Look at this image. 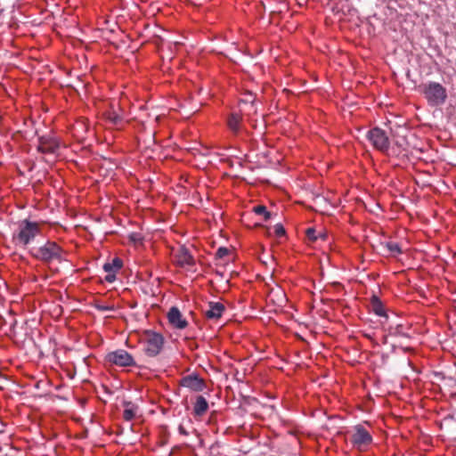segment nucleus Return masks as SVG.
Wrapping results in <instances>:
<instances>
[{
	"label": "nucleus",
	"instance_id": "1",
	"mask_svg": "<svg viewBox=\"0 0 456 456\" xmlns=\"http://www.w3.org/2000/svg\"><path fill=\"white\" fill-rule=\"evenodd\" d=\"M28 252L34 259L45 265H51L53 262L61 263L65 260L62 248L51 240L37 241L28 248Z\"/></svg>",
	"mask_w": 456,
	"mask_h": 456
},
{
	"label": "nucleus",
	"instance_id": "2",
	"mask_svg": "<svg viewBox=\"0 0 456 456\" xmlns=\"http://www.w3.org/2000/svg\"><path fill=\"white\" fill-rule=\"evenodd\" d=\"M41 234L39 224L23 219L19 222L17 231L12 235V240L16 245L28 250V248L35 244V239Z\"/></svg>",
	"mask_w": 456,
	"mask_h": 456
},
{
	"label": "nucleus",
	"instance_id": "3",
	"mask_svg": "<svg viewBox=\"0 0 456 456\" xmlns=\"http://www.w3.org/2000/svg\"><path fill=\"white\" fill-rule=\"evenodd\" d=\"M419 92L423 94L428 105L432 108L444 105L448 97L446 88L435 81H428L420 85Z\"/></svg>",
	"mask_w": 456,
	"mask_h": 456
},
{
	"label": "nucleus",
	"instance_id": "4",
	"mask_svg": "<svg viewBox=\"0 0 456 456\" xmlns=\"http://www.w3.org/2000/svg\"><path fill=\"white\" fill-rule=\"evenodd\" d=\"M368 140L375 149L381 152H387L390 147V141L387 133L379 127H374L367 133Z\"/></svg>",
	"mask_w": 456,
	"mask_h": 456
},
{
	"label": "nucleus",
	"instance_id": "5",
	"mask_svg": "<svg viewBox=\"0 0 456 456\" xmlns=\"http://www.w3.org/2000/svg\"><path fill=\"white\" fill-rule=\"evenodd\" d=\"M105 360L110 364L119 367L134 366L135 362L133 356L124 349H118L106 354Z\"/></svg>",
	"mask_w": 456,
	"mask_h": 456
},
{
	"label": "nucleus",
	"instance_id": "6",
	"mask_svg": "<svg viewBox=\"0 0 456 456\" xmlns=\"http://www.w3.org/2000/svg\"><path fill=\"white\" fill-rule=\"evenodd\" d=\"M164 344V338L159 333L148 332L145 338L144 351L148 356L154 357L158 355Z\"/></svg>",
	"mask_w": 456,
	"mask_h": 456
},
{
	"label": "nucleus",
	"instance_id": "7",
	"mask_svg": "<svg viewBox=\"0 0 456 456\" xmlns=\"http://www.w3.org/2000/svg\"><path fill=\"white\" fill-rule=\"evenodd\" d=\"M350 440L354 447L362 450L372 443V436L363 426L356 425Z\"/></svg>",
	"mask_w": 456,
	"mask_h": 456
},
{
	"label": "nucleus",
	"instance_id": "8",
	"mask_svg": "<svg viewBox=\"0 0 456 456\" xmlns=\"http://www.w3.org/2000/svg\"><path fill=\"white\" fill-rule=\"evenodd\" d=\"M180 385L195 392L203 391L205 388L204 380L195 373L183 377L180 380Z\"/></svg>",
	"mask_w": 456,
	"mask_h": 456
},
{
	"label": "nucleus",
	"instance_id": "9",
	"mask_svg": "<svg viewBox=\"0 0 456 456\" xmlns=\"http://www.w3.org/2000/svg\"><path fill=\"white\" fill-rule=\"evenodd\" d=\"M167 320L172 327L183 330L188 326V322L176 306H172L167 313Z\"/></svg>",
	"mask_w": 456,
	"mask_h": 456
},
{
	"label": "nucleus",
	"instance_id": "10",
	"mask_svg": "<svg viewBox=\"0 0 456 456\" xmlns=\"http://www.w3.org/2000/svg\"><path fill=\"white\" fill-rule=\"evenodd\" d=\"M38 140L39 144L37 149L42 153H55L59 149V142L52 136H40Z\"/></svg>",
	"mask_w": 456,
	"mask_h": 456
},
{
	"label": "nucleus",
	"instance_id": "11",
	"mask_svg": "<svg viewBox=\"0 0 456 456\" xmlns=\"http://www.w3.org/2000/svg\"><path fill=\"white\" fill-rule=\"evenodd\" d=\"M176 263L181 267H191L194 265L195 260L190 251L183 247L175 255Z\"/></svg>",
	"mask_w": 456,
	"mask_h": 456
},
{
	"label": "nucleus",
	"instance_id": "12",
	"mask_svg": "<svg viewBox=\"0 0 456 456\" xmlns=\"http://www.w3.org/2000/svg\"><path fill=\"white\" fill-rule=\"evenodd\" d=\"M225 307L220 302H209L208 308L205 311V315L208 319H218L222 316Z\"/></svg>",
	"mask_w": 456,
	"mask_h": 456
},
{
	"label": "nucleus",
	"instance_id": "13",
	"mask_svg": "<svg viewBox=\"0 0 456 456\" xmlns=\"http://www.w3.org/2000/svg\"><path fill=\"white\" fill-rule=\"evenodd\" d=\"M18 133L26 140L32 139L37 134V130L34 128V121L30 118L24 119L23 127L19 129Z\"/></svg>",
	"mask_w": 456,
	"mask_h": 456
},
{
	"label": "nucleus",
	"instance_id": "14",
	"mask_svg": "<svg viewBox=\"0 0 456 456\" xmlns=\"http://www.w3.org/2000/svg\"><path fill=\"white\" fill-rule=\"evenodd\" d=\"M104 116L107 119V121L119 128L123 126L124 124V118L122 117V115H120L119 113H118V111L114 109V107L112 106L110 110H107L105 113H104Z\"/></svg>",
	"mask_w": 456,
	"mask_h": 456
},
{
	"label": "nucleus",
	"instance_id": "15",
	"mask_svg": "<svg viewBox=\"0 0 456 456\" xmlns=\"http://www.w3.org/2000/svg\"><path fill=\"white\" fill-rule=\"evenodd\" d=\"M208 409V403L202 395H198L193 406V413L195 416H202Z\"/></svg>",
	"mask_w": 456,
	"mask_h": 456
},
{
	"label": "nucleus",
	"instance_id": "16",
	"mask_svg": "<svg viewBox=\"0 0 456 456\" xmlns=\"http://www.w3.org/2000/svg\"><path fill=\"white\" fill-rule=\"evenodd\" d=\"M370 305L375 314L387 318L384 305L377 296L371 297Z\"/></svg>",
	"mask_w": 456,
	"mask_h": 456
},
{
	"label": "nucleus",
	"instance_id": "17",
	"mask_svg": "<svg viewBox=\"0 0 456 456\" xmlns=\"http://www.w3.org/2000/svg\"><path fill=\"white\" fill-rule=\"evenodd\" d=\"M124 412H123V418L126 421L132 420L135 416L137 412V406L133 403L132 402H124Z\"/></svg>",
	"mask_w": 456,
	"mask_h": 456
},
{
	"label": "nucleus",
	"instance_id": "18",
	"mask_svg": "<svg viewBox=\"0 0 456 456\" xmlns=\"http://www.w3.org/2000/svg\"><path fill=\"white\" fill-rule=\"evenodd\" d=\"M123 265V262L120 258L115 257L112 262L105 263L103 265V270L106 273H116L118 272Z\"/></svg>",
	"mask_w": 456,
	"mask_h": 456
},
{
	"label": "nucleus",
	"instance_id": "19",
	"mask_svg": "<svg viewBox=\"0 0 456 456\" xmlns=\"http://www.w3.org/2000/svg\"><path fill=\"white\" fill-rule=\"evenodd\" d=\"M382 246L387 248V252L395 256L397 255H400L402 253V249L397 242L395 241H387L385 243H382Z\"/></svg>",
	"mask_w": 456,
	"mask_h": 456
},
{
	"label": "nucleus",
	"instance_id": "20",
	"mask_svg": "<svg viewBox=\"0 0 456 456\" xmlns=\"http://www.w3.org/2000/svg\"><path fill=\"white\" fill-rule=\"evenodd\" d=\"M241 118L239 114H232L228 118V126L232 131L237 133L240 130Z\"/></svg>",
	"mask_w": 456,
	"mask_h": 456
},
{
	"label": "nucleus",
	"instance_id": "21",
	"mask_svg": "<svg viewBox=\"0 0 456 456\" xmlns=\"http://www.w3.org/2000/svg\"><path fill=\"white\" fill-rule=\"evenodd\" d=\"M315 232H316L315 229L312 228V227H310L306 230V236L309 239V240L315 241L319 239H321L322 240H326V238H327L326 232H318V235H315Z\"/></svg>",
	"mask_w": 456,
	"mask_h": 456
},
{
	"label": "nucleus",
	"instance_id": "22",
	"mask_svg": "<svg viewBox=\"0 0 456 456\" xmlns=\"http://www.w3.org/2000/svg\"><path fill=\"white\" fill-rule=\"evenodd\" d=\"M255 100H256V97L251 93L245 94L244 98H242L240 101V108L245 106V107H251L252 109H254Z\"/></svg>",
	"mask_w": 456,
	"mask_h": 456
},
{
	"label": "nucleus",
	"instance_id": "23",
	"mask_svg": "<svg viewBox=\"0 0 456 456\" xmlns=\"http://www.w3.org/2000/svg\"><path fill=\"white\" fill-rule=\"evenodd\" d=\"M253 211L256 215L263 216L265 221H268L272 216L271 212H269L266 209V208L263 205H258V206L254 207Z\"/></svg>",
	"mask_w": 456,
	"mask_h": 456
},
{
	"label": "nucleus",
	"instance_id": "24",
	"mask_svg": "<svg viewBox=\"0 0 456 456\" xmlns=\"http://www.w3.org/2000/svg\"><path fill=\"white\" fill-rule=\"evenodd\" d=\"M388 334L390 336H404V333L403 331V326L401 324H398L395 327L390 326L388 328Z\"/></svg>",
	"mask_w": 456,
	"mask_h": 456
},
{
	"label": "nucleus",
	"instance_id": "25",
	"mask_svg": "<svg viewBox=\"0 0 456 456\" xmlns=\"http://www.w3.org/2000/svg\"><path fill=\"white\" fill-rule=\"evenodd\" d=\"M94 307L101 312L114 311V305L95 303Z\"/></svg>",
	"mask_w": 456,
	"mask_h": 456
},
{
	"label": "nucleus",
	"instance_id": "26",
	"mask_svg": "<svg viewBox=\"0 0 456 456\" xmlns=\"http://www.w3.org/2000/svg\"><path fill=\"white\" fill-rule=\"evenodd\" d=\"M274 233L277 237H281L285 234V229L281 224H276L273 227Z\"/></svg>",
	"mask_w": 456,
	"mask_h": 456
},
{
	"label": "nucleus",
	"instance_id": "27",
	"mask_svg": "<svg viewBox=\"0 0 456 456\" xmlns=\"http://www.w3.org/2000/svg\"><path fill=\"white\" fill-rule=\"evenodd\" d=\"M228 253H229V249H228L227 248L220 247V248L217 249L216 253V256L217 258H220V259H221V258L224 257L225 256H227V255H228Z\"/></svg>",
	"mask_w": 456,
	"mask_h": 456
},
{
	"label": "nucleus",
	"instance_id": "28",
	"mask_svg": "<svg viewBox=\"0 0 456 456\" xmlns=\"http://www.w3.org/2000/svg\"><path fill=\"white\" fill-rule=\"evenodd\" d=\"M116 279L115 273H108V274L105 277V280L109 282H113Z\"/></svg>",
	"mask_w": 456,
	"mask_h": 456
},
{
	"label": "nucleus",
	"instance_id": "29",
	"mask_svg": "<svg viewBox=\"0 0 456 456\" xmlns=\"http://www.w3.org/2000/svg\"><path fill=\"white\" fill-rule=\"evenodd\" d=\"M247 108H248V115H249L250 113H256V108L255 105H254V109H252L251 107H247ZM240 111L245 112V111H247V110L240 108Z\"/></svg>",
	"mask_w": 456,
	"mask_h": 456
},
{
	"label": "nucleus",
	"instance_id": "30",
	"mask_svg": "<svg viewBox=\"0 0 456 456\" xmlns=\"http://www.w3.org/2000/svg\"><path fill=\"white\" fill-rule=\"evenodd\" d=\"M390 131H391V135L393 137L396 136V135H399V132L398 131H395L394 128H390Z\"/></svg>",
	"mask_w": 456,
	"mask_h": 456
},
{
	"label": "nucleus",
	"instance_id": "31",
	"mask_svg": "<svg viewBox=\"0 0 456 456\" xmlns=\"http://www.w3.org/2000/svg\"><path fill=\"white\" fill-rule=\"evenodd\" d=\"M179 432L183 435H187V431L184 429L183 426H179Z\"/></svg>",
	"mask_w": 456,
	"mask_h": 456
},
{
	"label": "nucleus",
	"instance_id": "32",
	"mask_svg": "<svg viewBox=\"0 0 456 456\" xmlns=\"http://www.w3.org/2000/svg\"><path fill=\"white\" fill-rule=\"evenodd\" d=\"M396 129H397V130H402V131H404V130H405L404 128H403V127H401V126H397V128H396Z\"/></svg>",
	"mask_w": 456,
	"mask_h": 456
}]
</instances>
